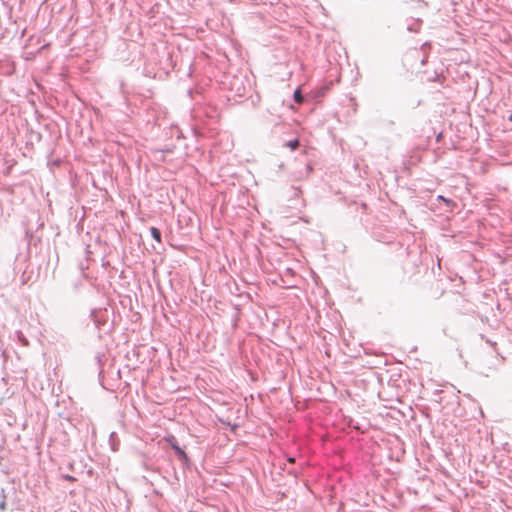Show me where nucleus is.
<instances>
[{
    "instance_id": "1",
    "label": "nucleus",
    "mask_w": 512,
    "mask_h": 512,
    "mask_svg": "<svg viewBox=\"0 0 512 512\" xmlns=\"http://www.w3.org/2000/svg\"><path fill=\"white\" fill-rule=\"evenodd\" d=\"M166 441L171 445V447L175 450V452L181 459L187 460V454L178 446L174 436L167 437Z\"/></svg>"
},
{
    "instance_id": "2",
    "label": "nucleus",
    "mask_w": 512,
    "mask_h": 512,
    "mask_svg": "<svg viewBox=\"0 0 512 512\" xmlns=\"http://www.w3.org/2000/svg\"><path fill=\"white\" fill-rule=\"evenodd\" d=\"M151 236L158 242L161 243V233L160 230L156 227L150 228Z\"/></svg>"
},
{
    "instance_id": "3",
    "label": "nucleus",
    "mask_w": 512,
    "mask_h": 512,
    "mask_svg": "<svg viewBox=\"0 0 512 512\" xmlns=\"http://www.w3.org/2000/svg\"><path fill=\"white\" fill-rule=\"evenodd\" d=\"M300 143L298 139H293L285 143V146L291 150H295L299 147Z\"/></svg>"
},
{
    "instance_id": "4",
    "label": "nucleus",
    "mask_w": 512,
    "mask_h": 512,
    "mask_svg": "<svg viewBox=\"0 0 512 512\" xmlns=\"http://www.w3.org/2000/svg\"><path fill=\"white\" fill-rule=\"evenodd\" d=\"M293 97H294L295 102H297L298 104H302V103H303L304 98H303V96H302V94H301L300 89H297V90L294 92Z\"/></svg>"
},
{
    "instance_id": "5",
    "label": "nucleus",
    "mask_w": 512,
    "mask_h": 512,
    "mask_svg": "<svg viewBox=\"0 0 512 512\" xmlns=\"http://www.w3.org/2000/svg\"><path fill=\"white\" fill-rule=\"evenodd\" d=\"M6 504V498L4 495V491L2 488H0V511H3L5 509Z\"/></svg>"
},
{
    "instance_id": "6",
    "label": "nucleus",
    "mask_w": 512,
    "mask_h": 512,
    "mask_svg": "<svg viewBox=\"0 0 512 512\" xmlns=\"http://www.w3.org/2000/svg\"><path fill=\"white\" fill-rule=\"evenodd\" d=\"M438 199H440V200H442V201H444L446 203H450V200L444 198L443 196H439Z\"/></svg>"
},
{
    "instance_id": "7",
    "label": "nucleus",
    "mask_w": 512,
    "mask_h": 512,
    "mask_svg": "<svg viewBox=\"0 0 512 512\" xmlns=\"http://www.w3.org/2000/svg\"><path fill=\"white\" fill-rule=\"evenodd\" d=\"M67 479H69V480H74V478H73V477H71V476L67 477Z\"/></svg>"
},
{
    "instance_id": "8",
    "label": "nucleus",
    "mask_w": 512,
    "mask_h": 512,
    "mask_svg": "<svg viewBox=\"0 0 512 512\" xmlns=\"http://www.w3.org/2000/svg\"><path fill=\"white\" fill-rule=\"evenodd\" d=\"M509 119H510V121H512V114L510 115Z\"/></svg>"
}]
</instances>
